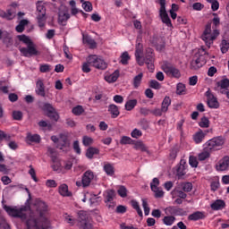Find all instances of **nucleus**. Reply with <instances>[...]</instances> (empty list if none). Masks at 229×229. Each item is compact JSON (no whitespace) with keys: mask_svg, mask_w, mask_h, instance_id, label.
<instances>
[{"mask_svg":"<svg viewBox=\"0 0 229 229\" xmlns=\"http://www.w3.org/2000/svg\"><path fill=\"white\" fill-rule=\"evenodd\" d=\"M38 218L30 216L29 218L26 216V207L21 208L4 206V210L12 217H19L21 221H26L27 229H43L49 225L47 219V205L42 200H38L35 203Z\"/></svg>","mask_w":229,"mask_h":229,"instance_id":"1","label":"nucleus"},{"mask_svg":"<svg viewBox=\"0 0 229 229\" xmlns=\"http://www.w3.org/2000/svg\"><path fill=\"white\" fill-rule=\"evenodd\" d=\"M90 67H95V69H99L100 71H105L108 67V64L105 60L101 59L96 55H89L86 62L82 64V72L89 73L92 70Z\"/></svg>","mask_w":229,"mask_h":229,"instance_id":"2","label":"nucleus"},{"mask_svg":"<svg viewBox=\"0 0 229 229\" xmlns=\"http://www.w3.org/2000/svg\"><path fill=\"white\" fill-rule=\"evenodd\" d=\"M208 59V54L205 48L201 47L199 49L198 53L195 54L192 61L191 62V69L193 71H198V69H201L205 64H207V60Z\"/></svg>","mask_w":229,"mask_h":229,"instance_id":"3","label":"nucleus"},{"mask_svg":"<svg viewBox=\"0 0 229 229\" xmlns=\"http://www.w3.org/2000/svg\"><path fill=\"white\" fill-rule=\"evenodd\" d=\"M217 35H219V30H214V32L212 33V23L208 22L205 27L201 39L205 41L208 47H210L214 40L217 38Z\"/></svg>","mask_w":229,"mask_h":229,"instance_id":"4","label":"nucleus"},{"mask_svg":"<svg viewBox=\"0 0 229 229\" xmlns=\"http://www.w3.org/2000/svg\"><path fill=\"white\" fill-rule=\"evenodd\" d=\"M224 145H225V137L217 136L208 140L204 146H205L206 151H209L210 153H212V151H219V149H221V148H223Z\"/></svg>","mask_w":229,"mask_h":229,"instance_id":"5","label":"nucleus"},{"mask_svg":"<svg viewBox=\"0 0 229 229\" xmlns=\"http://www.w3.org/2000/svg\"><path fill=\"white\" fill-rule=\"evenodd\" d=\"M141 62H144V64H146L150 72H153V71H155V53L153 48L148 47L146 49L145 57L143 60H141Z\"/></svg>","mask_w":229,"mask_h":229,"instance_id":"6","label":"nucleus"},{"mask_svg":"<svg viewBox=\"0 0 229 229\" xmlns=\"http://www.w3.org/2000/svg\"><path fill=\"white\" fill-rule=\"evenodd\" d=\"M41 108L43 112L47 113V117L51 119V121H55V123L58 122V119H60V114H58V112H56V108H55L52 104L45 102L43 103Z\"/></svg>","mask_w":229,"mask_h":229,"instance_id":"7","label":"nucleus"},{"mask_svg":"<svg viewBox=\"0 0 229 229\" xmlns=\"http://www.w3.org/2000/svg\"><path fill=\"white\" fill-rule=\"evenodd\" d=\"M162 69L167 76H172L173 78H180L182 76L180 70L171 64V63L165 62L162 65Z\"/></svg>","mask_w":229,"mask_h":229,"instance_id":"8","label":"nucleus"},{"mask_svg":"<svg viewBox=\"0 0 229 229\" xmlns=\"http://www.w3.org/2000/svg\"><path fill=\"white\" fill-rule=\"evenodd\" d=\"M20 53L22 55V56H25L26 58H29V56H37L40 55L38 50L35 47V43H30L27 45V47H21Z\"/></svg>","mask_w":229,"mask_h":229,"instance_id":"9","label":"nucleus"},{"mask_svg":"<svg viewBox=\"0 0 229 229\" xmlns=\"http://www.w3.org/2000/svg\"><path fill=\"white\" fill-rule=\"evenodd\" d=\"M92 180H94V172L91 170H87L83 174L81 178V182H76L77 187H89L90 183L92 182Z\"/></svg>","mask_w":229,"mask_h":229,"instance_id":"10","label":"nucleus"},{"mask_svg":"<svg viewBox=\"0 0 229 229\" xmlns=\"http://www.w3.org/2000/svg\"><path fill=\"white\" fill-rule=\"evenodd\" d=\"M71 19V14L69 13V9L64 8V10L60 9L58 13V22L61 26H65V22Z\"/></svg>","mask_w":229,"mask_h":229,"instance_id":"11","label":"nucleus"},{"mask_svg":"<svg viewBox=\"0 0 229 229\" xmlns=\"http://www.w3.org/2000/svg\"><path fill=\"white\" fill-rule=\"evenodd\" d=\"M165 216H183V209L174 206L167 207L164 209Z\"/></svg>","mask_w":229,"mask_h":229,"instance_id":"12","label":"nucleus"},{"mask_svg":"<svg viewBox=\"0 0 229 229\" xmlns=\"http://www.w3.org/2000/svg\"><path fill=\"white\" fill-rule=\"evenodd\" d=\"M175 173L178 178H182V176H185V174H187V164L185 163V161H180V164L177 165V166L175 167Z\"/></svg>","mask_w":229,"mask_h":229,"instance_id":"13","label":"nucleus"},{"mask_svg":"<svg viewBox=\"0 0 229 229\" xmlns=\"http://www.w3.org/2000/svg\"><path fill=\"white\" fill-rule=\"evenodd\" d=\"M144 49L143 45L140 42H138L136 44V50H135V57H136V62L138 63L140 67L144 65V61H142V57H140V55H142V51Z\"/></svg>","mask_w":229,"mask_h":229,"instance_id":"14","label":"nucleus"},{"mask_svg":"<svg viewBox=\"0 0 229 229\" xmlns=\"http://www.w3.org/2000/svg\"><path fill=\"white\" fill-rule=\"evenodd\" d=\"M159 17L164 24L168 28H173L171 18H169V14H167V11L165 9H159Z\"/></svg>","mask_w":229,"mask_h":229,"instance_id":"15","label":"nucleus"},{"mask_svg":"<svg viewBox=\"0 0 229 229\" xmlns=\"http://www.w3.org/2000/svg\"><path fill=\"white\" fill-rule=\"evenodd\" d=\"M216 171H228L229 169V157H223L216 165Z\"/></svg>","mask_w":229,"mask_h":229,"instance_id":"16","label":"nucleus"},{"mask_svg":"<svg viewBox=\"0 0 229 229\" xmlns=\"http://www.w3.org/2000/svg\"><path fill=\"white\" fill-rule=\"evenodd\" d=\"M35 92L38 96H41V98H46V85L44 84V81H37Z\"/></svg>","mask_w":229,"mask_h":229,"instance_id":"17","label":"nucleus"},{"mask_svg":"<svg viewBox=\"0 0 229 229\" xmlns=\"http://www.w3.org/2000/svg\"><path fill=\"white\" fill-rule=\"evenodd\" d=\"M207 133H208V131H204L199 129V131H197L193 135V140L196 144H201L203 140H205V137H207Z\"/></svg>","mask_w":229,"mask_h":229,"instance_id":"18","label":"nucleus"},{"mask_svg":"<svg viewBox=\"0 0 229 229\" xmlns=\"http://www.w3.org/2000/svg\"><path fill=\"white\" fill-rule=\"evenodd\" d=\"M82 42L83 44H87L89 49H96L98 47V43H96V40H94V38L89 35L82 36Z\"/></svg>","mask_w":229,"mask_h":229,"instance_id":"19","label":"nucleus"},{"mask_svg":"<svg viewBox=\"0 0 229 229\" xmlns=\"http://www.w3.org/2000/svg\"><path fill=\"white\" fill-rule=\"evenodd\" d=\"M208 106L209 108H219V101H217V98H216L213 94H208Z\"/></svg>","mask_w":229,"mask_h":229,"instance_id":"20","label":"nucleus"},{"mask_svg":"<svg viewBox=\"0 0 229 229\" xmlns=\"http://www.w3.org/2000/svg\"><path fill=\"white\" fill-rule=\"evenodd\" d=\"M108 112L111 114L112 119H117L118 115H121V111H119V106L115 104H110L108 106Z\"/></svg>","mask_w":229,"mask_h":229,"instance_id":"21","label":"nucleus"},{"mask_svg":"<svg viewBox=\"0 0 229 229\" xmlns=\"http://www.w3.org/2000/svg\"><path fill=\"white\" fill-rule=\"evenodd\" d=\"M171 195L173 198H180L181 199H185L187 198V194L185 191L180 190V187H175L172 191Z\"/></svg>","mask_w":229,"mask_h":229,"instance_id":"22","label":"nucleus"},{"mask_svg":"<svg viewBox=\"0 0 229 229\" xmlns=\"http://www.w3.org/2000/svg\"><path fill=\"white\" fill-rule=\"evenodd\" d=\"M212 210H223L226 207V203L223 199H216L210 205Z\"/></svg>","mask_w":229,"mask_h":229,"instance_id":"23","label":"nucleus"},{"mask_svg":"<svg viewBox=\"0 0 229 229\" xmlns=\"http://www.w3.org/2000/svg\"><path fill=\"white\" fill-rule=\"evenodd\" d=\"M189 221H199V219H205V214L201 211H196L188 216Z\"/></svg>","mask_w":229,"mask_h":229,"instance_id":"24","label":"nucleus"},{"mask_svg":"<svg viewBox=\"0 0 229 229\" xmlns=\"http://www.w3.org/2000/svg\"><path fill=\"white\" fill-rule=\"evenodd\" d=\"M105 203H112L114 201V198H115V191L107 190L105 194Z\"/></svg>","mask_w":229,"mask_h":229,"instance_id":"25","label":"nucleus"},{"mask_svg":"<svg viewBox=\"0 0 229 229\" xmlns=\"http://www.w3.org/2000/svg\"><path fill=\"white\" fill-rule=\"evenodd\" d=\"M217 87L220 94H222V90H228L229 89V80L223 79L217 82Z\"/></svg>","mask_w":229,"mask_h":229,"instance_id":"26","label":"nucleus"},{"mask_svg":"<svg viewBox=\"0 0 229 229\" xmlns=\"http://www.w3.org/2000/svg\"><path fill=\"white\" fill-rule=\"evenodd\" d=\"M103 169L107 176H114V174H115V168L114 167V165L110 163H106Z\"/></svg>","mask_w":229,"mask_h":229,"instance_id":"27","label":"nucleus"},{"mask_svg":"<svg viewBox=\"0 0 229 229\" xmlns=\"http://www.w3.org/2000/svg\"><path fill=\"white\" fill-rule=\"evenodd\" d=\"M59 194L66 198L72 196V194L69 191V186H67V184H61L59 186Z\"/></svg>","mask_w":229,"mask_h":229,"instance_id":"28","label":"nucleus"},{"mask_svg":"<svg viewBox=\"0 0 229 229\" xmlns=\"http://www.w3.org/2000/svg\"><path fill=\"white\" fill-rule=\"evenodd\" d=\"M3 42L5 44L6 47L13 46V38H12V36L7 31L4 32Z\"/></svg>","mask_w":229,"mask_h":229,"instance_id":"29","label":"nucleus"},{"mask_svg":"<svg viewBox=\"0 0 229 229\" xmlns=\"http://www.w3.org/2000/svg\"><path fill=\"white\" fill-rule=\"evenodd\" d=\"M105 80H106V81H107V83H115V81H117V80H119V71L116 70L109 76H106Z\"/></svg>","mask_w":229,"mask_h":229,"instance_id":"30","label":"nucleus"},{"mask_svg":"<svg viewBox=\"0 0 229 229\" xmlns=\"http://www.w3.org/2000/svg\"><path fill=\"white\" fill-rule=\"evenodd\" d=\"M162 221L163 225H165V226H173V225H174V221H176V217L166 215L163 217Z\"/></svg>","mask_w":229,"mask_h":229,"instance_id":"31","label":"nucleus"},{"mask_svg":"<svg viewBox=\"0 0 229 229\" xmlns=\"http://www.w3.org/2000/svg\"><path fill=\"white\" fill-rule=\"evenodd\" d=\"M142 78H144V73L142 72H140L133 78L132 85L134 89H138L140 87V83H142Z\"/></svg>","mask_w":229,"mask_h":229,"instance_id":"32","label":"nucleus"},{"mask_svg":"<svg viewBox=\"0 0 229 229\" xmlns=\"http://www.w3.org/2000/svg\"><path fill=\"white\" fill-rule=\"evenodd\" d=\"M136 106L137 99H130L124 105V108L127 112H131V110H133V108H135Z\"/></svg>","mask_w":229,"mask_h":229,"instance_id":"33","label":"nucleus"},{"mask_svg":"<svg viewBox=\"0 0 229 229\" xmlns=\"http://www.w3.org/2000/svg\"><path fill=\"white\" fill-rule=\"evenodd\" d=\"M94 155H99V149L90 147L86 151V157L87 158L92 159L94 158Z\"/></svg>","mask_w":229,"mask_h":229,"instance_id":"34","label":"nucleus"},{"mask_svg":"<svg viewBox=\"0 0 229 229\" xmlns=\"http://www.w3.org/2000/svg\"><path fill=\"white\" fill-rule=\"evenodd\" d=\"M170 106H171V98L165 97L163 99V102L161 104L162 112H164V113L167 112V110H169Z\"/></svg>","mask_w":229,"mask_h":229,"instance_id":"35","label":"nucleus"},{"mask_svg":"<svg viewBox=\"0 0 229 229\" xmlns=\"http://www.w3.org/2000/svg\"><path fill=\"white\" fill-rule=\"evenodd\" d=\"M42 3H44L42 0L36 3L38 15H46V6Z\"/></svg>","mask_w":229,"mask_h":229,"instance_id":"36","label":"nucleus"},{"mask_svg":"<svg viewBox=\"0 0 229 229\" xmlns=\"http://www.w3.org/2000/svg\"><path fill=\"white\" fill-rule=\"evenodd\" d=\"M0 17L3 19H7V21H12V19L15 17V13L9 9L6 12L1 13Z\"/></svg>","mask_w":229,"mask_h":229,"instance_id":"37","label":"nucleus"},{"mask_svg":"<svg viewBox=\"0 0 229 229\" xmlns=\"http://www.w3.org/2000/svg\"><path fill=\"white\" fill-rule=\"evenodd\" d=\"M178 187L182 189L183 192H191V191H192V184L191 182H181Z\"/></svg>","mask_w":229,"mask_h":229,"instance_id":"38","label":"nucleus"},{"mask_svg":"<svg viewBox=\"0 0 229 229\" xmlns=\"http://www.w3.org/2000/svg\"><path fill=\"white\" fill-rule=\"evenodd\" d=\"M89 222V214L85 211L79 212V225Z\"/></svg>","mask_w":229,"mask_h":229,"instance_id":"39","label":"nucleus"},{"mask_svg":"<svg viewBox=\"0 0 229 229\" xmlns=\"http://www.w3.org/2000/svg\"><path fill=\"white\" fill-rule=\"evenodd\" d=\"M131 205L132 208H134V210H136L138 216H140V217H142V216H143L142 209H140V206L139 205V202L137 200H131Z\"/></svg>","mask_w":229,"mask_h":229,"instance_id":"40","label":"nucleus"},{"mask_svg":"<svg viewBox=\"0 0 229 229\" xmlns=\"http://www.w3.org/2000/svg\"><path fill=\"white\" fill-rule=\"evenodd\" d=\"M152 191L155 192V198H164V191L162 188L152 185Z\"/></svg>","mask_w":229,"mask_h":229,"instance_id":"41","label":"nucleus"},{"mask_svg":"<svg viewBox=\"0 0 229 229\" xmlns=\"http://www.w3.org/2000/svg\"><path fill=\"white\" fill-rule=\"evenodd\" d=\"M59 144L62 148H65L69 145V139L65 134H60Z\"/></svg>","mask_w":229,"mask_h":229,"instance_id":"42","label":"nucleus"},{"mask_svg":"<svg viewBox=\"0 0 229 229\" xmlns=\"http://www.w3.org/2000/svg\"><path fill=\"white\" fill-rule=\"evenodd\" d=\"M52 161L54 162L52 165L53 171H62V164L56 161V157H52Z\"/></svg>","mask_w":229,"mask_h":229,"instance_id":"43","label":"nucleus"},{"mask_svg":"<svg viewBox=\"0 0 229 229\" xmlns=\"http://www.w3.org/2000/svg\"><path fill=\"white\" fill-rule=\"evenodd\" d=\"M220 49L221 52L223 53V55H225V53H228V49H229V42L226 39H223L220 45Z\"/></svg>","mask_w":229,"mask_h":229,"instance_id":"44","label":"nucleus"},{"mask_svg":"<svg viewBox=\"0 0 229 229\" xmlns=\"http://www.w3.org/2000/svg\"><path fill=\"white\" fill-rule=\"evenodd\" d=\"M199 126L200 128H208L210 126V121L208 120V118H207V116H203L199 123Z\"/></svg>","mask_w":229,"mask_h":229,"instance_id":"45","label":"nucleus"},{"mask_svg":"<svg viewBox=\"0 0 229 229\" xmlns=\"http://www.w3.org/2000/svg\"><path fill=\"white\" fill-rule=\"evenodd\" d=\"M27 140H30V142H36V144H38L40 142V135L38 134H28Z\"/></svg>","mask_w":229,"mask_h":229,"instance_id":"46","label":"nucleus"},{"mask_svg":"<svg viewBox=\"0 0 229 229\" xmlns=\"http://www.w3.org/2000/svg\"><path fill=\"white\" fill-rule=\"evenodd\" d=\"M82 144L86 148H88V146H92V144H94V139H92L89 136H83L82 137Z\"/></svg>","mask_w":229,"mask_h":229,"instance_id":"47","label":"nucleus"},{"mask_svg":"<svg viewBox=\"0 0 229 229\" xmlns=\"http://www.w3.org/2000/svg\"><path fill=\"white\" fill-rule=\"evenodd\" d=\"M18 40H20V42H23V44H26V46H29L30 44H32L33 41H31L30 39V38L26 35H19L18 36Z\"/></svg>","mask_w":229,"mask_h":229,"instance_id":"48","label":"nucleus"},{"mask_svg":"<svg viewBox=\"0 0 229 229\" xmlns=\"http://www.w3.org/2000/svg\"><path fill=\"white\" fill-rule=\"evenodd\" d=\"M149 87L150 89H154L155 90H160V89H162V85L160 84V82L156 80H151L149 81Z\"/></svg>","mask_w":229,"mask_h":229,"instance_id":"49","label":"nucleus"},{"mask_svg":"<svg viewBox=\"0 0 229 229\" xmlns=\"http://www.w3.org/2000/svg\"><path fill=\"white\" fill-rule=\"evenodd\" d=\"M37 19L39 28H44L46 25V14H38Z\"/></svg>","mask_w":229,"mask_h":229,"instance_id":"50","label":"nucleus"},{"mask_svg":"<svg viewBox=\"0 0 229 229\" xmlns=\"http://www.w3.org/2000/svg\"><path fill=\"white\" fill-rule=\"evenodd\" d=\"M39 71L41 72H51V71H53V66H51L50 64H40Z\"/></svg>","mask_w":229,"mask_h":229,"instance_id":"51","label":"nucleus"},{"mask_svg":"<svg viewBox=\"0 0 229 229\" xmlns=\"http://www.w3.org/2000/svg\"><path fill=\"white\" fill-rule=\"evenodd\" d=\"M176 94H178V96H183V94H185V84L183 83L177 84Z\"/></svg>","mask_w":229,"mask_h":229,"instance_id":"52","label":"nucleus"},{"mask_svg":"<svg viewBox=\"0 0 229 229\" xmlns=\"http://www.w3.org/2000/svg\"><path fill=\"white\" fill-rule=\"evenodd\" d=\"M209 157H210V150L205 149V151L199 154L198 158L200 162H203V160H207V158H208Z\"/></svg>","mask_w":229,"mask_h":229,"instance_id":"53","label":"nucleus"},{"mask_svg":"<svg viewBox=\"0 0 229 229\" xmlns=\"http://www.w3.org/2000/svg\"><path fill=\"white\" fill-rule=\"evenodd\" d=\"M72 112L74 115H81V114L85 112V109H83L82 106H76L75 107L72 108Z\"/></svg>","mask_w":229,"mask_h":229,"instance_id":"54","label":"nucleus"},{"mask_svg":"<svg viewBox=\"0 0 229 229\" xmlns=\"http://www.w3.org/2000/svg\"><path fill=\"white\" fill-rule=\"evenodd\" d=\"M128 60H130V55L128 52H123L121 55V64L123 65H128Z\"/></svg>","mask_w":229,"mask_h":229,"instance_id":"55","label":"nucleus"},{"mask_svg":"<svg viewBox=\"0 0 229 229\" xmlns=\"http://www.w3.org/2000/svg\"><path fill=\"white\" fill-rule=\"evenodd\" d=\"M117 193L121 198H126L128 196V190L124 186H120Z\"/></svg>","mask_w":229,"mask_h":229,"instance_id":"56","label":"nucleus"},{"mask_svg":"<svg viewBox=\"0 0 229 229\" xmlns=\"http://www.w3.org/2000/svg\"><path fill=\"white\" fill-rule=\"evenodd\" d=\"M131 142H133V140H131V138L128 136H123L120 140V144H122V146H126V144H131Z\"/></svg>","mask_w":229,"mask_h":229,"instance_id":"57","label":"nucleus"},{"mask_svg":"<svg viewBox=\"0 0 229 229\" xmlns=\"http://www.w3.org/2000/svg\"><path fill=\"white\" fill-rule=\"evenodd\" d=\"M64 221L68 223V225H70L71 226H74V224L76 223V221L72 218L71 215L64 214Z\"/></svg>","mask_w":229,"mask_h":229,"instance_id":"58","label":"nucleus"},{"mask_svg":"<svg viewBox=\"0 0 229 229\" xmlns=\"http://www.w3.org/2000/svg\"><path fill=\"white\" fill-rule=\"evenodd\" d=\"M135 149H140V151H148V147H146L142 141H138L135 143Z\"/></svg>","mask_w":229,"mask_h":229,"instance_id":"59","label":"nucleus"},{"mask_svg":"<svg viewBox=\"0 0 229 229\" xmlns=\"http://www.w3.org/2000/svg\"><path fill=\"white\" fill-rule=\"evenodd\" d=\"M220 186H221V183L219 182V179H217L216 181L211 182L210 187L213 192H216V191H217V189H219Z\"/></svg>","mask_w":229,"mask_h":229,"instance_id":"60","label":"nucleus"},{"mask_svg":"<svg viewBox=\"0 0 229 229\" xmlns=\"http://www.w3.org/2000/svg\"><path fill=\"white\" fill-rule=\"evenodd\" d=\"M0 229H11L10 225L6 223V220L3 216H0Z\"/></svg>","mask_w":229,"mask_h":229,"instance_id":"61","label":"nucleus"},{"mask_svg":"<svg viewBox=\"0 0 229 229\" xmlns=\"http://www.w3.org/2000/svg\"><path fill=\"white\" fill-rule=\"evenodd\" d=\"M13 118L14 119V121H21L22 120V112L13 111Z\"/></svg>","mask_w":229,"mask_h":229,"instance_id":"62","label":"nucleus"},{"mask_svg":"<svg viewBox=\"0 0 229 229\" xmlns=\"http://www.w3.org/2000/svg\"><path fill=\"white\" fill-rule=\"evenodd\" d=\"M82 8L85 12H92V4L90 2L82 3Z\"/></svg>","mask_w":229,"mask_h":229,"instance_id":"63","label":"nucleus"},{"mask_svg":"<svg viewBox=\"0 0 229 229\" xmlns=\"http://www.w3.org/2000/svg\"><path fill=\"white\" fill-rule=\"evenodd\" d=\"M79 226L80 229H92V224L90 223V221L79 224Z\"/></svg>","mask_w":229,"mask_h":229,"instance_id":"64","label":"nucleus"}]
</instances>
